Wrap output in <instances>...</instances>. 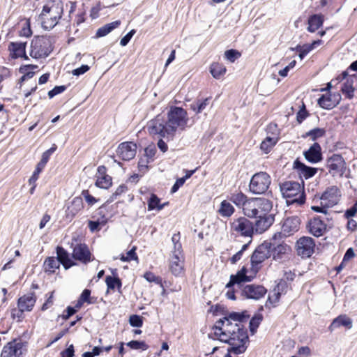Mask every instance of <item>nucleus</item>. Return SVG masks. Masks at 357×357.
Wrapping results in <instances>:
<instances>
[{"label":"nucleus","instance_id":"14","mask_svg":"<svg viewBox=\"0 0 357 357\" xmlns=\"http://www.w3.org/2000/svg\"><path fill=\"white\" fill-rule=\"evenodd\" d=\"M267 290L262 285L247 284L242 289L241 294L248 299L259 300L264 297Z\"/></svg>","mask_w":357,"mask_h":357},{"label":"nucleus","instance_id":"5","mask_svg":"<svg viewBox=\"0 0 357 357\" xmlns=\"http://www.w3.org/2000/svg\"><path fill=\"white\" fill-rule=\"evenodd\" d=\"M225 343L230 345L227 351L234 354H241L244 353L247 349L245 345L248 341V335L247 330L243 327L239 331L234 332L229 335V340H225Z\"/></svg>","mask_w":357,"mask_h":357},{"label":"nucleus","instance_id":"44","mask_svg":"<svg viewBox=\"0 0 357 357\" xmlns=\"http://www.w3.org/2000/svg\"><path fill=\"white\" fill-rule=\"evenodd\" d=\"M326 131L323 128H316L310 131L307 132L305 135H303V137H310L312 141H315L317 139L322 137L324 136Z\"/></svg>","mask_w":357,"mask_h":357},{"label":"nucleus","instance_id":"49","mask_svg":"<svg viewBox=\"0 0 357 357\" xmlns=\"http://www.w3.org/2000/svg\"><path fill=\"white\" fill-rule=\"evenodd\" d=\"M262 316L261 314L255 315L250 321V330L252 333H254L259 327Z\"/></svg>","mask_w":357,"mask_h":357},{"label":"nucleus","instance_id":"53","mask_svg":"<svg viewBox=\"0 0 357 357\" xmlns=\"http://www.w3.org/2000/svg\"><path fill=\"white\" fill-rule=\"evenodd\" d=\"M26 310L20 307L14 308L11 311V317L13 319H17V321H22L24 319V312Z\"/></svg>","mask_w":357,"mask_h":357},{"label":"nucleus","instance_id":"16","mask_svg":"<svg viewBox=\"0 0 357 357\" xmlns=\"http://www.w3.org/2000/svg\"><path fill=\"white\" fill-rule=\"evenodd\" d=\"M56 146L55 144L53 145L50 149L45 151L42 155V158L40 161L37 164L36 169L34 170L32 176L30 177L29 182L30 184L35 183L36 181L38 178V176L40 173L45 168L46 164L47 163L50 155L56 151Z\"/></svg>","mask_w":357,"mask_h":357},{"label":"nucleus","instance_id":"19","mask_svg":"<svg viewBox=\"0 0 357 357\" xmlns=\"http://www.w3.org/2000/svg\"><path fill=\"white\" fill-rule=\"evenodd\" d=\"M310 234L316 237L321 236L326 231V225L319 217H314L311 219L307 225Z\"/></svg>","mask_w":357,"mask_h":357},{"label":"nucleus","instance_id":"8","mask_svg":"<svg viewBox=\"0 0 357 357\" xmlns=\"http://www.w3.org/2000/svg\"><path fill=\"white\" fill-rule=\"evenodd\" d=\"M271 242L264 241L257 247L253 252L250 261L252 270L255 273L258 271V265L261 264L266 259L271 257Z\"/></svg>","mask_w":357,"mask_h":357},{"label":"nucleus","instance_id":"33","mask_svg":"<svg viewBox=\"0 0 357 357\" xmlns=\"http://www.w3.org/2000/svg\"><path fill=\"white\" fill-rule=\"evenodd\" d=\"M229 200L238 207H243V213H245V208L246 204L249 202V199L242 192L233 193L229 197Z\"/></svg>","mask_w":357,"mask_h":357},{"label":"nucleus","instance_id":"28","mask_svg":"<svg viewBox=\"0 0 357 357\" xmlns=\"http://www.w3.org/2000/svg\"><path fill=\"white\" fill-rule=\"evenodd\" d=\"M56 260L59 261V265L62 264L65 269L74 266L75 264L70 259L69 253L62 247L57 246L56 248Z\"/></svg>","mask_w":357,"mask_h":357},{"label":"nucleus","instance_id":"18","mask_svg":"<svg viewBox=\"0 0 357 357\" xmlns=\"http://www.w3.org/2000/svg\"><path fill=\"white\" fill-rule=\"evenodd\" d=\"M73 257L84 264L92 261L91 253L88 246L84 243L77 244L73 250Z\"/></svg>","mask_w":357,"mask_h":357},{"label":"nucleus","instance_id":"17","mask_svg":"<svg viewBox=\"0 0 357 357\" xmlns=\"http://www.w3.org/2000/svg\"><path fill=\"white\" fill-rule=\"evenodd\" d=\"M340 190L336 186L328 188L321 197V204L331 207L337 204L340 197Z\"/></svg>","mask_w":357,"mask_h":357},{"label":"nucleus","instance_id":"29","mask_svg":"<svg viewBox=\"0 0 357 357\" xmlns=\"http://www.w3.org/2000/svg\"><path fill=\"white\" fill-rule=\"evenodd\" d=\"M62 11L61 8L55 7V15H51L50 17H45L42 20V26L46 30H50L54 28L59 22V19L61 18V13Z\"/></svg>","mask_w":357,"mask_h":357},{"label":"nucleus","instance_id":"24","mask_svg":"<svg viewBox=\"0 0 357 357\" xmlns=\"http://www.w3.org/2000/svg\"><path fill=\"white\" fill-rule=\"evenodd\" d=\"M169 269L175 276L181 275L183 272V259L178 254H173L169 263Z\"/></svg>","mask_w":357,"mask_h":357},{"label":"nucleus","instance_id":"21","mask_svg":"<svg viewBox=\"0 0 357 357\" xmlns=\"http://www.w3.org/2000/svg\"><path fill=\"white\" fill-rule=\"evenodd\" d=\"M247 269L243 267L236 274L230 276L229 282L226 284L227 288H231L234 285L241 286L242 282H249L252 277L247 275Z\"/></svg>","mask_w":357,"mask_h":357},{"label":"nucleus","instance_id":"11","mask_svg":"<svg viewBox=\"0 0 357 357\" xmlns=\"http://www.w3.org/2000/svg\"><path fill=\"white\" fill-rule=\"evenodd\" d=\"M301 220L298 216L289 217L284 220L282 230L278 234H275L273 239L276 240L279 238L287 237L297 232L300 229Z\"/></svg>","mask_w":357,"mask_h":357},{"label":"nucleus","instance_id":"59","mask_svg":"<svg viewBox=\"0 0 357 357\" xmlns=\"http://www.w3.org/2000/svg\"><path fill=\"white\" fill-rule=\"evenodd\" d=\"M227 317H224L223 319H220L218 321L215 322V324L214 326V328L215 331L220 332L222 331H224V328L225 327L227 321Z\"/></svg>","mask_w":357,"mask_h":357},{"label":"nucleus","instance_id":"37","mask_svg":"<svg viewBox=\"0 0 357 357\" xmlns=\"http://www.w3.org/2000/svg\"><path fill=\"white\" fill-rule=\"evenodd\" d=\"M119 24L120 21L118 20L107 24L97 30L96 36L97 38L103 37L107 35L114 29L117 28L119 26Z\"/></svg>","mask_w":357,"mask_h":357},{"label":"nucleus","instance_id":"46","mask_svg":"<svg viewBox=\"0 0 357 357\" xmlns=\"http://www.w3.org/2000/svg\"><path fill=\"white\" fill-rule=\"evenodd\" d=\"M105 282L108 289H114L116 287L120 289L122 286L121 280L118 277L107 275L105 278Z\"/></svg>","mask_w":357,"mask_h":357},{"label":"nucleus","instance_id":"25","mask_svg":"<svg viewBox=\"0 0 357 357\" xmlns=\"http://www.w3.org/2000/svg\"><path fill=\"white\" fill-rule=\"evenodd\" d=\"M36 301L34 293H29L21 296L17 301V307L25 310L26 312L32 310Z\"/></svg>","mask_w":357,"mask_h":357},{"label":"nucleus","instance_id":"50","mask_svg":"<svg viewBox=\"0 0 357 357\" xmlns=\"http://www.w3.org/2000/svg\"><path fill=\"white\" fill-rule=\"evenodd\" d=\"M227 319H229V321H238V323L241 324L244 319L246 318L245 312H231L226 317Z\"/></svg>","mask_w":357,"mask_h":357},{"label":"nucleus","instance_id":"55","mask_svg":"<svg viewBox=\"0 0 357 357\" xmlns=\"http://www.w3.org/2000/svg\"><path fill=\"white\" fill-rule=\"evenodd\" d=\"M144 278L150 282H154L155 284H161L162 283V279L160 277H158L155 275L151 272H146L144 275Z\"/></svg>","mask_w":357,"mask_h":357},{"label":"nucleus","instance_id":"57","mask_svg":"<svg viewBox=\"0 0 357 357\" xmlns=\"http://www.w3.org/2000/svg\"><path fill=\"white\" fill-rule=\"evenodd\" d=\"M79 298L82 299V301L88 304L93 303V301L91 298V290L88 289H85L82 293L81 294Z\"/></svg>","mask_w":357,"mask_h":357},{"label":"nucleus","instance_id":"64","mask_svg":"<svg viewBox=\"0 0 357 357\" xmlns=\"http://www.w3.org/2000/svg\"><path fill=\"white\" fill-rule=\"evenodd\" d=\"M357 213V204H355L351 208L347 209L345 211L344 216L349 219L350 218L354 216Z\"/></svg>","mask_w":357,"mask_h":357},{"label":"nucleus","instance_id":"10","mask_svg":"<svg viewBox=\"0 0 357 357\" xmlns=\"http://www.w3.org/2000/svg\"><path fill=\"white\" fill-rule=\"evenodd\" d=\"M271 257L279 263L285 262L292 257V250L290 245L285 243H271Z\"/></svg>","mask_w":357,"mask_h":357},{"label":"nucleus","instance_id":"62","mask_svg":"<svg viewBox=\"0 0 357 357\" xmlns=\"http://www.w3.org/2000/svg\"><path fill=\"white\" fill-rule=\"evenodd\" d=\"M82 195L89 205H93L97 202V199L90 195L88 190H83Z\"/></svg>","mask_w":357,"mask_h":357},{"label":"nucleus","instance_id":"43","mask_svg":"<svg viewBox=\"0 0 357 357\" xmlns=\"http://www.w3.org/2000/svg\"><path fill=\"white\" fill-rule=\"evenodd\" d=\"M209 98H205L203 100H197V102L190 105V108L195 113L199 114L202 112L209 104Z\"/></svg>","mask_w":357,"mask_h":357},{"label":"nucleus","instance_id":"51","mask_svg":"<svg viewBox=\"0 0 357 357\" xmlns=\"http://www.w3.org/2000/svg\"><path fill=\"white\" fill-rule=\"evenodd\" d=\"M309 115L308 112L305 108V105L303 103L299 111L296 114V121L301 124Z\"/></svg>","mask_w":357,"mask_h":357},{"label":"nucleus","instance_id":"20","mask_svg":"<svg viewBox=\"0 0 357 357\" xmlns=\"http://www.w3.org/2000/svg\"><path fill=\"white\" fill-rule=\"evenodd\" d=\"M257 220L254 225V231L261 234L266 231L274 222L275 216L273 214L263 215L257 218Z\"/></svg>","mask_w":357,"mask_h":357},{"label":"nucleus","instance_id":"23","mask_svg":"<svg viewBox=\"0 0 357 357\" xmlns=\"http://www.w3.org/2000/svg\"><path fill=\"white\" fill-rule=\"evenodd\" d=\"M106 170L105 166L98 167L96 185L98 188L107 189L112 185V177L106 174Z\"/></svg>","mask_w":357,"mask_h":357},{"label":"nucleus","instance_id":"30","mask_svg":"<svg viewBox=\"0 0 357 357\" xmlns=\"http://www.w3.org/2000/svg\"><path fill=\"white\" fill-rule=\"evenodd\" d=\"M26 42H11L8 45V50L13 59L20 58L26 51Z\"/></svg>","mask_w":357,"mask_h":357},{"label":"nucleus","instance_id":"3","mask_svg":"<svg viewBox=\"0 0 357 357\" xmlns=\"http://www.w3.org/2000/svg\"><path fill=\"white\" fill-rule=\"evenodd\" d=\"M54 42V36H41L34 37L31 43L30 56L35 59L48 56L53 50Z\"/></svg>","mask_w":357,"mask_h":357},{"label":"nucleus","instance_id":"61","mask_svg":"<svg viewBox=\"0 0 357 357\" xmlns=\"http://www.w3.org/2000/svg\"><path fill=\"white\" fill-rule=\"evenodd\" d=\"M90 69L88 65H82L80 67L74 69L72 72L73 75L79 76L86 72H87Z\"/></svg>","mask_w":357,"mask_h":357},{"label":"nucleus","instance_id":"22","mask_svg":"<svg viewBox=\"0 0 357 357\" xmlns=\"http://www.w3.org/2000/svg\"><path fill=\"white\" fill-rule=\"evenodd\" d=\"M304 156L311 163L320 162L322 160V153L319 144L314 142L307 151L304 152Z\"/></svg>","mask_w":357,"mask_h":357},{"label":"nucleus","instance_id":"35","mask_svg":"<svg viewBox=\"0 0 357 357\" xmlns=\"http://www.w3.org/2000/svg\"><path fill=\"white\" fill-rule=\"evenodd\" d=\"M235 211L234 207L232 204L227 200H223L218 211V213L223 218L231 217Z\"/></svg>","mask_w":357,"mask_h":357},{"label":"nucleus","instance_id":"6","mask_svg":"<svg viewBox=\"0 0 357 357\" xmlns=\"http://www.w3.org/2000/svg\"><path fill=\"white\" fill-rule=\"evenodd\" d=\"M271 183L269 174L264 172L255 174L249 184V190L252 194L261 195L267 191Z\"/></svg>","mask_w":357,"mask_h":357},{"label":"nucleus","instance_id":"32","mask_svg":"<svg viewBox=\"0 0 357 357\" xmlns=\"http://www.w3.org/2000/svg\"><path fill=\"white\" fill-rule=\"evenodd\" d=\"M105 208L100 207L98 208V214L101 215L100 218H98L96 221L89 220L88 222V226L91 232H94L100 230V225H105L107 222V218L105 216Z\"/></svg>","mask_w":357,"mask_h":357},{"label":"nucleus","instance_id":"1","mask_svg":"<svg viewBox=\"0 0 357 357\" xmlns=\"http://www.w3.org/2000/svg\"><path fill=\"white\" fill-rule=\"evenodd\" d=\"M188 122L187 112L182 107L172 106L167 112V119L160 114L156 116L148 123L147 129L151 135H158L169 140L173 139L178 130H184Z\"/></svg>","mask_w":357,"mask_h":357},{"label":"nucleus","instance_id":"48","mask_svg":"<svg viewBox=\"0 0 357 357\" xmlns=\"http://www.w3.org/2000/svg\"><path fill=\"white\" fill-rule=\"evenodd\" d=\"M137 248L135 246L132 247L131 250L126 252V256L122 255L121 257V260L123 261H130L131 260H138V257L136 254Z\"/></svg>","mask_w":357,"mask_h":357},{"label":"nucleus","instance_id":"56","mask_svg":"<svg viewBox=\"0 0 357 357\" xmlns=\"http://www.w3.org/2000/svg\"><path fill=\"white\" fill-rule=\"evenodd\" d=\"M248 245V243L244 244L242 246L241 249L230 259V261L231 264H234L241 259L243 253L245 250H247Z\"/></svg>","mask_w":357,"mask_h":357},{"label":"nucleus","instance_id":"15","mask_svg":"<svg viewBox=\"0 0 357 357\" xmlns=\"http://www.w3.org/2000/svg\"><path fill=\"white\" fill-rule=\"evenodd\" d=\"M137 151L136 144L132 142H126L121 143L116 150V153L123 160H130L132 159Z\"/></svg>","mask_w":357,"mask_h":357},{"label":"nucleus","instance_id":"52","mask_svg":"<svg viewBox=\"0 0 357 357\" xmlns=\"http://www.w3.org/2000/svg\"><path fill=\"white\" fill-rule=\"evenodd\" d=\"M241 56L240 53L236 50H229L225 52V58L230 62H234Z\"/></svg>","mask_w":357,"mask_h":357},{"label":"nucleus","instance_id":"38","mask_svg":"<svg viewBox=\"0 0 357 357\" xmlns=\"http://www.w3.org/2000/svg\"><path fill=\"white\" fill-rule=\"evenodd\" d=\"M338 103V100H333L331 96H326L325 95H322L318 99L319 105L326 109H331L336 106Z\"/></svg>","mask_w":357,"mask_h":357},{"label":"nucleus","instance_id":"7","mask_svg":"<svg viewBox=\"0 0 357 357\" xmlns=\"http://www.w3.org/2000/svg\"><path fill=\"white\" fill-rule=\"evenodd\" d=\"M26 351V342L22 339H14L3 347L1 357H22Z\"/></svg>","mask_w":357,"mask_h":357},{"label":"nucleus","instance_id":"31","mask_svg":"<svg viewBox=\"0 0 357 357\" xmlns=\"http://www.w3.org/2000/svg\"><path fill=\"white\" fill-rule=\"evenodd\" d=\"M342 326L348 328H351L352 327L351 319L346 315H340L332 321L328 327V329L331 331H333Z\"/></svg>","mask_w":357,"mask_h":357},{"label":"nucleus","instance_id":"9","mask_svg":"<svg viewBox=\"0 0 357 357\" xmlns=\"http://www.w3.org/2000/svg\"><path fill=\"white\" fill-rule=\"evenodd\" d=\"M231 231L241 236L252 238L254 234V225L247 218L240 217L231 222Z\"/></svg>","mask_w":357,"mask_h":357},{"label":"nucleus","instance_id":"42","mask_svg":"<svg viewBox=\"0 0 357 357\" xmlns=\"http://www.w3.org/2000/svg\"><path fill=\"white\" fill-rule=\"evenodd\" d=\"M356 77L355 75L350 76L349 78L347 79V82H344L342 86H341V91L342 92L345 94L347 98L351 99L354 96V87L352 86V84L350 82V79L352 78Z\"/></svg>","mask_w":357,"mask_h":357},{"label":"nucleus","instance_id":"13","mask_svg":"<svg viewBox=\"0 0 357 357\" xmlns=\"http://www.w3.org/2000/svg\"><path fill=\"white\" fill-rule=\"evenodd\" d=\"M345 162L342 156L340 154H333L328 158L326 166L328 172L333 176L336 175H342L344 169Z\"/></svg>","mask_w":357,"mask_h":357},{"label":"nucleus","instance_id":"27","mask_svg":"<svg viewBox=\"0 0 357 357\" xmlns=\"http://www.w3.org/2000/svg\"><path fill=\"white\" fill-rule=\"evenodd\" d=\"M83 208V202L81 197H75L70 206L66 210V218L73 219Z\"/></svg>","mask_w":357,"mask_h":357},{"label":"nucleus","instance_id":"39","mask_svg":"<svg viewBox=\"0 0 357 357\" xmlns=\"http://www.w3.org/2000/svg\"><path fill=\"white\" fill-rule=\"evenodd\" d=\"M226 68L223 64L214 63L210 67V72L215 79H220L226 73Z\"/></svg>","mask_w":357,"mask_h":357},{"label":"nucleus","instance_id":"4","mask_svg":"<svg viewBox=\"0 0 357 357\" xmlns=\"http://www.w3.org/2000/svg\"><path fill=\"white\" fill-rule=\"evenodd\" d=\"M273 208L272 202L265 198H251L246 204L245 215L248 218H257L270 215Z\"/></svg>","mask_w":357,"mask_h":357},{"label":"nucleus","instance_id":"40","mask_svg":"<svg viewBox=\"0 0 357 357\" xmlns=\"http://www.w3.org/2000/svg\"><path fill=\"white\" fill-rule=\"evenodd\" d=\"M277 142V137H267L261 143L260 149L265 153H268L271 151L272 148L276 144Z\"/></svg>","mask_w":357,"mask_h":357},{"label":"nucleus","instance_id":"36","mask_svg":"<svg viewBox=\"0 0 357 357\" xmlns=\"http://www.w3.org/2000/svg\"><path fill=\"white\" fill-rule=\"evenodd\" d=\"M59 261L54 257H47L43 264L45 271L50 273H54L56 269L59 268Z\"/></svg>","mask_w":357,"mask_h":357},{"label":"nucleus","instance_id":"34","mask_svg":"<svg viewBox=\"0 0 357 357\" xmlns=\"http://www.w3.org/2000/svg\"><path fill=\"white\" fill-rule=\"evenodd\" d=\"M324 18L322 15L317 14L312 15L308 19L307 31L311 33L315 32L321 26H322Z\"/></svg>","mask_w":357,"mask_h":357},{"label":"nucleus","instance_id":"41","mask_svg":"<svg viewBox=\"0 0 357 357\" xmlns=\"http://www.w3.org/2000/svg\"><path fill=\"white\" fill-rule=\"evenodd\" d=\"M227 323L225 327L224 328V331H222L223 335H229L237 331H239L240 328H243V325L240 323L233 324L231 321H229V319H226Z\"/></svg>","mask_w":357,"mask_h":357},{"label":"nucleus","instance_id":"47","mask_svg":"<svg viewBox=\"0 0 357 357\" xmlns=\"http://www.w3.org/2000/svg\"><path fill=\"white\" fill-rule=\"evenodd\" d=\"M127 346L132 349L145 351L149 346L144 341L132 340L127 343Z\"/></svg>","mask_w":357,"mask_h":357},{"label":"nucleus","instance_id":"45","mask_svg":"<svg viewBox=\"0 0 357 357\" xmlns=\"http://www.w3.org/2000/svg\"><path fill=\"white\" fill-rule=\"evenodd\" d=\"M164 208V204H160V199L155 195L152 194L148 201V210L152 211L157 209L160 211Z\"/></svg>","mask_w":357,"mask_h":357},{"label":"nucleus","instance_id":"2","mask_svg":"<svg viewBox=\"0 0 357 357\" xmlns=\"http://www.w3.org/2000/svg\"><path fill=\"white\" fill-rule=\"evenodd\" d=\"M282 195L287 199V204L302 205L305 203V195L303 187L298 182L287 181L280 184Z\"/></svg>","mask_w":357,"mask_h":357},{"label":"nucleus","instance_id":"63","mask_svg":"<svg viewBox=\"0 0 357 357\" xmlns=\"http://www.w3.org/2000/svg\"><path fill=\"white\" fill-rule=\"evenodd\" d=\"M185 178H178L171 189V193H175L178 191V190L185 183Z\"/></svg>","mask_w":357,"mask_h":357},{"label":"nucleus","instance_id":"12","mask_svg":"<svg viewBox=\"0 0 357 357\" xmlns=\"http://www.w3.org/2000/svg\"><path fill=\"white\" fill-rule=\"evenodd\" d=\"M315 243L311 237L303 236L296 242V251L301 257H310L314 252Z\"/></svg>","mask_w":357,"mask_h":357},{"label":"nucleus","instance_id":"58","mask_svg":"<svg viewBox=\"0 0 357 357\" xmlns=\"http://www.w3.org/2000/svg\"><path fill=\"white\" fill-rule=\"evenodd\" d=\"M135 33V30L132 29L125 36H123L120 41V45L121 46H126L131 40L133 35Z\"/></svg>","mask_w":357,"mask_h":357},{"label":"nucleus","instance_id":"54","mask_svg":"<svg viewBox=\"0 0 357 357\" xmlns=\"http://www.w3.org/2000/svg\"><path fill=\"white\" fill-rule=\"evenodd\" d=\"M129 323L133 327H141L143 324V321L140 316L133 314L130 317Z\"/></svg>","mask_w":357,"mask_h":357},{"label":"nucleus","instance_id":"60","mask_svg":"<svg viewBox=\"0 0 357 357\" xmlns=\"http://www.w3.org/2000/svg\"><path fill=\"white\" fill-rule=\"evenodd\" d=\"M61 357H73L75 356L74 346L70 344L67 349L61 352Z\"/></svg>","mask_w":357,"mask_h":357},{"label":"nucleus","instance_id":"26","mask_svg":"<svg viewBox=\"0 0 357 357\" xmlns=\"http://www.w3.org/2000/svg\"><path fill=\"white\" fill-rule=\"evenodd\" d=\"M294 169H297L301 176L307 179L312 177L317 173V168L309 167L301 162L298 160H296L294 162Z\"/></svg>","mask_w":357,"mask_h":357}]
</instances>
